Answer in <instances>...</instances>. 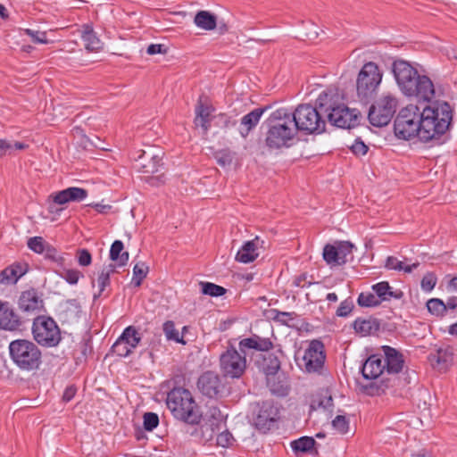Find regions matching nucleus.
I'll return each instance as SVG.
<instances>
[{
    "instance_id": "1",
    "label": "nucleus",
    "mask_w": 457,
    "mask_h": 457,
    "mask_svg": "<svg viewBox=\"0 0 457 457\" xmlns=\"http://www.w3.org/2000/svg\"><path fill=\"white\" fill-rule=\"evenodd\" d=\"M338 96L331 88L322 91L316 100L315 106L299 104L293 112L290 119L297 133L305 135L321 134L328 121L332 126L341 129H351L358 126L361 113L357 109H350L344 104L337 103Z\"/></svg>"
},
{
    "instance_id": "2",
    "label": "nucleus",
    "mask_w": 457,
    "mask_h": 457,
    "mask_svg": "<svg viewBox=\"0 0 457 457\" xmlns=\"http://www.w3.org/2000/svg\"><path fill=\"white\" fill-rule=\"evenodd\" d=\"M421 114V142L439 141L450 129L453 109L445 101L428 102Z\"/></svg>"
},
{
    "instance_id": "3",
    "label": "nucleus",
    "mask_w": 457,
    "mask_h": 457,
    "mask_svg": "<svg viewBox=\"0 0 457 457\" xmlns=\"http://www.w3.org/2000/svg\"><path fill=\"white\" fill-rule=\"evenodd\" d=\"M267 132L265 144L270 149L288 147L297 135V131L290 119V110L279 108L274 111L266 120Z\"/></svg>"
},
{
    "instance_id": "4",
    "label": "nucleus",
    "mask_w": 457,
    "mask_h": 457,
    "mask_svg": "<svg viewBox=\"0 0 457 457\" xmlns=\"http://www.w3.org/2000/svg\"><path fill=\"white\" fill-rule=\"evenodd\" d=\"M166 403L173 416L188 424H198L201 414L189 390L175 387L168 393Z\"/></svg>"
},
{
    "instance_id": "5",
    "label": "nucleus",
    "mask_w": 457,
    "mask_h": 457,
    "mask_svg": "<svg viewBox=\"0 0 457 457\" xmlns=\"http://www.w3.org/2000/svg\"><path fill=\"white\" fill-rule=\"evenodd\" d=\"M9 354L12 362L22 371H34L42 364V353L29 339H15L9 344Z\"/></svg>"
},
{
    "instance_id": "6",
    "label": "nucleus",
    "mask_w": 457,
    "mask_h": 457,
    "mask_svg": "<svg viewBox=\"0 0 457 457\" xmlns=\"http://www.w3.org/2000/svg\"><path fill=\"white\" fill-rule=\"evenodd\" d=\"M394 131L397 138L410 140L417 137L421 141L420 108L415 104L403 108L395 120Z\"/></svg>"
},
{
    "instance_id": "7",
    "label": "nucleus",
    "mask_w": 457,
    "mask_h": 457,
    "mask_svg": "<svg viewBox=\"0 0 457 457\" xmlns=\"http://www.w3.org/2000/svg\"><path fill=\"white\" fill-rule=\"evenodd\" d=\"M381 80L382 72L378 64L373 62L365 63L361 69L356 80L359 100L366 104L372 100Z\"/></svg>"
},
{
    "instance_id": "8",
    "label": "nucleus",
    "mask_w": 457,
    "mask_h": 457,
    "mask_svg": "<svg viewBox=\"0 0 457 457\" xmlns=\"http://www.w3.org/2000/svg\"><path fill=\"white\" fill-rule=\"evenodd\" d=\"M297 366L304 372L323 374L326 353L324 344L319 340H312L302 356L297 352L295 355Z\"/></svg>"
},
{
    "instance_id": "9",
    "label": "nucleus",
    "mask_w": 457,
    "mask_h": 457,
    "mask_svg": "<svg viewBox=\"0 0 457 457\" xmlns=\"http://www.w3.org/2000/svg\"><path fill=\"white\" fill-rule=\"evenodd\" d=\"M398 106L397 98L386 94L378 98L369 109L368 119L374 127L387 125L394 117Z\"/></svg>"
},
{
    "instance_id": "10",
    "label": "nucleus",
    "mask_w": 457,
    "mask_h": 457,
    "mask_svg": "<svg viewBox=\"0 0 457 457\" xmlns=\"http://www.w3.org/2000/svg\"><path fill=\"white\" fill-rule=\"evenodd\" d=\"M33 337L42 346L53 347L61 340L60 329L52 318L37 317L32 325Z\"/></svg>"
},
{
    "instance_id": "11",
    "label": "nucleus",
    "mask_w": 457,
    "mask_h": 457,
    "mask_svg": "<svg viewBox=\"0 0 457 457\" xmlns=\"http://www.w3.org/2000/svg\"><path fill=\"white\" fill-rule=\"evenodd\" d=\"M220 370L225 378H241L246 370L245 354L229 345L220 356Z\"/></svg>"
},
{
    "instance_id": "12",
    "label": "nucleus",
    "mask_w": 457,
    "mask_h": 457,
    "mask_svg": "<svg viewBox=\"0 0 457 457\" xmlns=\"http://www.w3.org/2000/svg\"><path fill=\"white\" fill-rule=\"evenodd\" d=\"M391 69L401 92L403 94L405 91L412 90L413 82L419 74L417 69L402 59L395 60Z\"/></svg>"
},
{
    "instance_id": "13",
    "label": "nucleus",
    "mask_w": 457,
    "mask_h": 457,
    "mask_svg": "<svg viewBox=\"0 0 457 457\" xmlns=\"http://www.w3.org/2000/svg\"><path fill=\"white\" fill-rule=\"evenodd\" d=\"M141 340L138 330L134 326H129L113 344L112 351L120 357H127L134 352Z\"/></svg>"
},
{
    "instance_id": "14",
    "label": "nucleus",
    "mask_w": 457,
    "mask_h": 457,
    "mask_svg": "<svg viewBox=\"0 0 457 457\" xmlns=\"http://www.w3.org/2000/svg\"><path fill=\"white\" fill-rule=\"evenodd\" d=\"M145 154V153H144ZM138 169L142 173L151 174L146 181L152 186H160L164 183L165 178L162 172L163 164L162 159L158 155H153L148 161L145 160V155L140 156Z\"/></svg>"
},
{
    "instance_id": "15",
    "label": "nucleus",
    "mask_w": 457,
    "mask_h": 457,
    "mask_svg": "<svg viewBox=\"0 0 457 457\" xmlns=\"http://www.w3.org/2000/svg\"><path fill=\"white\" fill-rule=\"evenodd\" d=\"M197 387L204 395L218 398L222 395L225 386L217 373L208 370L199 377Z\"/></svg>"
},
{
    "instance_id": "16",
    "label": "nucleus",
    "mask_w": 457,
    "mask_h": 457,
    "mask_svg": "<svg viewBox=\"0 0 457 457\" xmlns=\"http://www.w3.org/2000/svg\"><path fill=\"white\" fill-rule=\"evenodd\" d=\"M24 322L9 302L0 300V329L21 331Z\"/></svg>"
},
{
    "instance_id": "17",
    "label": "nucleus",
    "mask_w": 457,
    "mask_h": 457,
    "mask_svg": "<svg viewBox=\"0 0 457 457\" xmlns=\"http://www.w3.org/2000/svg\"><path fill=\"white\" fill-rule=\"evenodd\" d=\"M403 95L415 97L420 101L430 102L435 96V87L428 76L418 74L413 82L412 90L405 91Z\"/></svg>"
},
{
    "instance_id": "18",
    "label": "nucleus",
    "mask_w": 457,
    "mask_h": 457,
    "mask_svg": "<svg viewBox=\"0 0 457 457\" xmlns=\"http://www.w3.org/2000/svg\"><path fill=\"white\" fill-rule=\"evenodd\" d=\"M278 416V410L271 402H262L259 411L254 418V424L257 429L266 432L274 426Z\"/></svg>"
},
{
    "instance_id": "19",
    "label": "nucleus",
    "mask_w": 457,
    "mask_h": 457,
    "mask_svg": "<svg viewBox=\"0 0 457 457\" xmlns=\"http://www.w3.org/2000/svg\"><path fill=\"white\" fill-rule=\"evenodd\" d=\"M384 353L385 370L388 374H397L403 370L404 365V357L401 352L389 345L382 346Z\"/></svg>"
},
{
    "instance_id": "20",
    "label": "nucleus",
    "mask_w": 457,
    "mask_h": 457,
    "mask_svg": "<svg viewBox=\"0 0 457 457\" xmlns=\"http://www.w3.org/2000/svg\"><path fill=\"white\" fill-rule=\"evenodd\" d=\"M385 364L383 356L380 354H371L362 363L361 372L365 379H377L384 371Z\"/></svg>"
},
{
    "instance_id": "21",
    "label": "nucleus",
    "mask_w": 457,
    "mask_h": 457,
    "mask_svg": "<svg viewBox=\"0 0 457 457\" xmlns=\"http://www.w3.org/2000/svg\"><path fill=\"white\" fill-rule=\"evenodd\" d=\"M28 270V263L20 262H14L0 272V284L14 285Z\"/></svg>"
},
{
    "instance_id": "22",
    "label": "nucleus",
    "mask_w": 457,
    "mask_h": 457,
    "mask_svg": "<svg viewBox=\"0 0 457 457\" xmlns=\"http://www.w3.org/2000/svg\"><path fill=\"white\" fill-rule=\"evenodd\" d=\"M270 109V105L261 108H255L247 114L244 115L240 120L239 133L243 137H246L249 133L258 125L262 114Z\"/></svg>"
},
{
    "instance_id": "23",
    "label": "nucleus",
    "mask_w": 457,
    "mask_h": 457,
    "mask_svg": "<svg viewBox=\"0 0 457 457\" xmlns=\"http://www.w3.org/2000/svg\"><path fill=\"white\" fill-rule=\"evenodd\" d=\"M43 304L37 292L34 288L23 291L18 300L20 310L24 312H33L38 311Z\"/></svg>"
},
{
    "instance_id": "24",
    "label": "nucleus",
    "mask_w": 457,
    "mask_h": 457,
    "mask_svg": "<svg viewBox=\"0 0 457 457\" xmlns=\"http://www.w3.org/2000/svg\"><path fill=\"white\" fill-rule=\"evenodd\" d=\"M239 351L246 354L247 349H253L261 352H269L273 348V344L270 338H263L253 335L251 337L242 339L238 344Z\"/></svg>"
},
{
    "instance_id": "25",
    "label": "nucleus",
    "mask_w": 457,
    "mask_h": 457,
    "mask_svg": "<svg viewBox=\"0 0 457 457\" xmlns=\"http://www.w3.org/2000/svg\"><path fill=\"white\" fill-rule=\"evenodd\" d=\"M87 196V191L81 187H71L57 192L54 195V202L65 204L70 202H81Z\"/></svg>"
},
{
    "instance_id": "26",
    "label": "nucleus",
    "mask_w": 457,
    "mask_h": 457,
    "mask_svg": "<svg viewBox=\"0 0 457 457\" xmlns=\"http://www.w3.org/2000/svg\"><path fill=\"white\" fill-rule=\"evenodd\" d=\"M212 108L210 104L203 102V97H199L195 106V118L194 123L196 127H201L204 134H207L211 127V112Z\"/></svg>"
},
{
    "instance_id": "27",
    "label": "nucleus",
    "mask_w": 457,
    "mask_h": 457,
    "mask_svg": "<svg viewBox=\"0 0 457 457\" xmlns=\"http://www.w3.org/2000/svg\"><path fill=\"white\" fill-rule=\"evenodd\" d=\"M267 385L273 395L286 396L290 391L288 378L284 373L267 377Z\"/></svg>"
},
{
    "instance_id": "28",
    "label": "nucleus",
    "mask_w": 457,
    "mask_h": 457,
    "mask_svg": "<svg viewBox=\"0 0 457 457\" xmlns=\"http://www.w3.org/2000/svg\"><path fill=\"white\" fill-rule=\"evenodd\" d=\"M263 241H261L258 237L253 240L245 242L242 247L238 250L236 255V261L242 263H249L253 262L259 255L257 249Z\"/></svg>"
},
{
    "instance_id": "29",
    "label": "nucleus",
    "mask_w": 457,
    "mask_h": 457,
    "mask_svg": "<svg viewBox=\"0 0 457 457\" xmlns=\"http://www.w3.org/2000/svg\"><path fill=\"white\" fill-rule=\"evenodd\" d=\"M81 38L86 50L88 52H97L103 48L102 41L98 38L90 25L83 26Z\"/></svg>"
},
{
    "instance_id": "30",
    "label": "nucleus",
    "mask_w": 457,
    "mask_h": 457,
    "mask_svg": "<svg viewBox=\"0 0 457 457\" xmlns=\"http://www.w3.org/2000/svg\"><path fill=\"white\" fill-rule=\"evenodd\" d=\"M354 330L361 336L375 334L380 329V322L377 319H356L353 324Z\"/></svg>"
},
{
    "instance_id": "31",
    "label": "nucleus",
    "mask_w": 457,
    "mask_h": 457,
    "mask_svg": "<svg viewBox=\"0 0 457 457\" xmlns=\"http://www.w3.org/2000/svg\"><path fill=\"white\" fill-rule=\"evenodd\" d=\"M333 406L334 401L329 389L323 388L312 399L310 407L312 411L323 409L324 411H329V412L332 413Z\"/></svg>"
},
{
    "instance_id": "32",
    "label": "nucleus",
    "mask_w": 457,
    "mask_h": 457,
    "mask_svg": "<svg viewBox=\"0 0 457 457\" xmlns=\"http://www.w3.org/2000/svg\"><path fill=\"white\" fill-rule=\"evenodd\" d=\"M428 359L433 367L445 370L453 361V352L450 348H440L435 353H430Z\"/></svg>"
},
{
    "instance_id": "33",
    "label": "nucleus",
    "mask_w": 457,
    "mask_h": 457,
    "mask_svg": "<svg viewBox=\"0 0 457 457\" xmlns=\"http://www.w3.org/2000/svg\"><path fill=\"white\" fill-rule=\"evenodd\" d=\"M279 355H283L281 350H278L277 353L267 352L263 355L262 369L267 377L277 374L280 370L281 361Z\"/></svg>"
},
{
    "instance_id": "34",
    "label": "nucleus",
    "mask_w": 457,
    "mask_h": 457,
    "mask_svg": "<svg viewBox=\"0 0 457 457\" xmlns=\"http://www.w3.org/2000/svg\"><path fill=\"white\" fill-rule=\"evenodd\" d=\"M372 290L381 303L389 301L391 298L400 299L403 297V292L400 290L393 291L387 281H382L372 286Z\"/></svg>"
},
{
    "instance_id": "35",
    "label": "nucleus",
    "mask_w": 457,
    "mask_h": 457,
    "mask_svg": "<svg viewBox=\"0 0 457 457\" xmlns=\"http://www.w3.org/2000/svg\"><path fill=\"white\" fill-rule=\"evenodd\" d=\"M194 22L200 29L212 30L217 26V18L208 11H199L194 18Z\"/></svg>"
},
{
    "instance_id": "36",
    "label": "nucleus",
    "mask_w": 457,
    "mask_h": 457,
    "mask_svg": "<svg viewBox=\"0 0 457 457\" xmlns=\"http://www.w3.org/2000/svg\"><path fill=\"white\" fill-rule=\"evenodd\" d=\"M124 245L120 240H115L110 249V259L117 262L118 266H125L129 261V253L123 251Z\"/></svg>"
},
{
    "instance_id": "37",
    "label": "nucleus",
    "mask_w": 457,
    "mask_h": 457,
    "mask_svg": "<svg viewBox=\"0 0 457 457\" xmlns=\"http://www.w3.org/2000/svg\"><path fill=\"white\" fill-rule=\"evenodd\" d=\"M93 353L90 340H82L73 351V358L77 366L85 363L87 357Z\"/></svg>"
},
{
    "instance_id": "38",
    "label": "nucleus",
    "mask_w": 457,
    "mask_h": 457,
    "mask_svg": "<svg viewBox=\"0 0 457 457\" xmlns=\"http://www.w3.org/2000/svg\"><path fill=\"white\" fill-rule=\"evenodd\" d=\"M221 429L220 428H216L213 423L205 422L199 428H195L191 435L199 436L200 440L206 443L212 441L217 432H220Z\"/></svg>"
},
{
    "instance_id": "39",
    "label": "nucleus",
    "mask_w": 457,
    "mask_h": 457,
    "mask_svg": "<svg viewBox=\"0 0 457 457\" xmlns=\"http://www.w3.org/2000/svg\"><path fill=\"white\" fill-rule=\"evenodd\" d=\"M316 441L311 436H302L291 442V447L295 453H312Z\"/></svg>"
},
{
    "instance_id": "40",
    "label": "nucleus",
    "mask_w": 457,
    "mask_h": 457,
    "mask_svg": "<svg viewBox=\"0 0 457 457\" xmlns=\"http://www.w3.org/2000/svg\"><path fill=\"white\" fill-rule=\"evenodd\" d=\"M44 257L46 260H48L54 263H55L57 266L63 268L65 258L62 254H61L58 250L54 247L52 245L48 243L46 245L45 251L43 252Z\"/></svg>"
},
{
    "instance_id": "41",
    "label": "nucleus",
    "mask_w": 457,
    "mask_h": 457,
    "mask_svg": "<svg viewBox=\"0 0 457 457\" xmlns=\"http://www.w3.org/2000/svg\"><path fill=\"white\" fill-rule=\"evenodd\" d=\"M323 259L329 266H341L337 245L328 244L323 249Z\"/></svg>"
},
{
    "instance_id": "42",
    "label": "nucleus",
    "mask_w": 457,
    "mask_h": 457,
    "mask_svg": "<svg viewBox=\"0 0 457 457\" xmlns=\"http://www.w3.org/2000/svg\"><path fill=\"white\" fill-rule=\"evenodd\" d=\"M114 264H109L103 268L97 278V284L99 287V294H102L105 287L110 285V276L113 274L115 270Z\"/></svg>"
},
{
    "instance_id": "43",
    "label": "nucleus",
    "mask_w": 457,
    "mask_h": 457,
    "mask_svg": "<svg viewBox=\"0 0 457 457\" xmlns=\"http://www.w3.org/2000/svg\"><path fill=\"white\" fill-rule=\"evenodd\" d=\"M199 286L201 287V292L203 295H207L210 296H221L226 294L227 289L224 288L221 286L211 283V282H204L201 281L199 283Z\"/></svg>"
},
{
    "instance_id": "44",
    "label": "nucleus",
    "mask_w": 457,
    "mask_h": 457,
    "mask_svg": "<svg viewBox=\"0 0 457 457\" xmlns=\"http://www.w3.org/2000/svg\"><path fill=\"white\" fill-rule=\"evenodd\" d=\"M209 418L206 422L213 423L216 428H225L226 427V416L221 411L215 406L209 408Z\"/></svg>"
},
{
    "instance_id": "45",
    "label": "nucleus",
    "mask_w": 457,
    "mask_h": 457,
    "mask_svg": "<svg viewBox=\"0 0 457 457\" xmlns=\"http://www.w3.org/2000/svg\"><path fill=\"white\" fill-rule=\"evenodd\" d=\"M428 312L437 317L445 316L446 312L445 303L439 298H432L427 302Z\"/></svg>"
},
{
    "instance_id": "46",
    "label": "nucleus",
    "mask_w": 457,
    "mask_h": 457,
    "mask_svg": "<svg viewBox=\"0 0 457 457\" xmlns=\"http://www.w3.org/2000/svg\"><path fill=\"white\" fill-rule=\"evenodd\" d=\"M270 312L274 314L272 316L274 321L287 327H292L290 322L297 317L295 312H280L275 309L271 310Z\"/></svg>"
},
{
    "instance_id": "47",
    "label": "nucleus",
    "mask_w": 457,
    "mask_h": 457,
    "mask_svg": "<svg viewBox=\"0 0 457 457\" xmlns=\"http://www.w3.org/2000/svg\"><path fill=\"white\" fill-rule=\"evenodd\" d=\"M357 303L361 307H376L381 303V300L378 298L376 294L361 293L358 296Z\"/></svg>"
},
{
    "instance_id": "48",
    "label": "nucleus",
    "mask_w": 457,
    "mask_h": 457,
    "mask_svg": "<svg viewBox=\"0 0 457 457\" xmlns=\"http://www.w3.org/2000/svg\"><path fill=\"white\" fill-rule=\"evenodd\" d=\"M148 273V266L145 265V262H138L135 264L133 268V278L132 283L136 287H139L143 281V279L146 277Z\"/></svg>"
},
{
    "instance_id": "49",
    "label": "nucleus",
    "mask_w": 457,
    "mask_h": 457,
    "mask_svg": "<svg viewBox=\"0 0 457 457\" xmlns=\"http://www.w3.org/2000/svg\"><path fill=\"white\" fill-rule=\"evenodd\" d=\"M353 247V245L348 241H341L337 245L340 265H344L348 262L347 256L352 254Z\"/></svg>"
},
{
    "instance_id": "50",
    "label": "nucleus",
    "mask_w": 457,
    "mask_h": 457,
    "mask_svg": "<svg viewBox=\"0 0 457 457\" xmlns=\"http://www.w3.org/2000/svg\"><path fill=\"white\" fill-rule=\"evenodd\" d=\"M213 156L219 165L226 167L232 163L234 154L229 149H221L216 151Z\"/></svg>"
},
{
    "instance_id": "51",
    "label": "nucleus",
    "mask_w": 457,
    "mask_h": 457,
    "mask_svg": "<svg viewBox=\"0 0 457 457\" xmlns=\"http://www.w3.org/2000/svg\"><path fill=\"white\" fill-rule=\"evenodd\" d=\"M57 273L71 285H76L79 282V278L83 277V274L79 270L74 269L63 268L62 271Z\"/></svg>"
},
{
    "instance_id": "52",
    "label": "nucleus",
    "mask_w": 457,
    "mask_h": 457,
    "mask_svg": "<svg viewBox=\"0 0 457 457\" xmlns=\"http://www.w3.org/2000/svg\"><path fill=\"white\" fill-rule=\"evenodd\" d=\"M163 331L166 335V337L169 340H173L177 343L185 344L182 337H179V332L176 329L175 324L171 320H168L163 324Z\"/></svg>"
},
{
    "instance_id": "53",
    "label": "nucleus",
    "mask_w": 457,
    "mask_h": 457,
    "mask_svg": "<svg viewBox=\"0 0 457 457\" xmlns=\"http://www.w3.org/2000/svg\"><path fill=\"white\" fill-rule=\"evenodd\" d=\"M48 242L42 237H33L28 240V247L37 253H43Z\"/></svg>"
},
{
    "instance_id": "54",
    "label": "nucleus",
    "mask_w": 457,
    "mask_h": 457,
    "mask_svg": "<svg viewBox=\"0 0 457 457\" xmlns=\"http://www.w3.org/2000/svg\"><path fill=\"white\" fill-rule=\"evenodd\" d=\"M332 427L340 434H346L349 429V420L345 415H337L332 420Z\"/></svg>"
},
{
    "instance_id": "55",
    "label": "nucleus",
    "mask_w": 457,
    "mask_h": 457,
    "mask_svg": "<svg viewBox=\"0 0 457 457\" xmlns=\"http://www.w3.org/2000/svg\"><path fill=\"white\" fill-rule=\"evenodd\" d=\"M388 387V385L386 381L381 380L380 383L371 382L369 385L365 386V390L370 395H380L385 393L386 388Z\"/></svg>"
},
{
    "instance_id": "56",
    "label": "nucleus",
    "mask_w": 457,
    "mask_h": 457,
    "mask_svg": "<svg viewBox=\"0 0 457 457\" xmlns=\"http://www.w3.org/2000/svg\"><path fill=\"white\" fill-rule=\"evenodd\" d=\"M144 428L146 431H153L159 425V417L154 412H145L143 421Z\"/></svg>"
},
{
    "instance_id": "57",
    "label": "nucleus",
    "mask_w": 457,
    "mask_h": 457,
    "mask_svg": "<svg viewBox=\"0 0 457 457\" xmlns=\"http://www.w3.org/2000/svg\"><path fill=\"white\" fill-rule=\"evenodd\" d=\"M216 436L217 445L222 447L229 446L232 445V441L234 440L232 434L228 432L226 428L224 430L221 429L220 432H217Z\"/></svg>"
},
{
    "instance_id": "58",
    "label": "nucleus",
    "mask_w": 457,
    "mask_h": 457,
    "mask_svg": "<svg viewBox=\"0 0 457 457\" xmlns=\"http://www.w3.org/2000/svg\"><path fill=\"white\" fill-rule=\"evenodd\" d=\"M25 34L31 37V41L35 44H48L46 31L33 30L26 29Z\"/></svg>"
},
{
    "instance_id": "59",
    "label": "nucleus",
    "mask_w": 457,
    "mask_h": 457,
    "mask_svg": "<svg viewBox=\"0 0 457 457\" xmlns=\"http://www.w3.org/2000/svg\"><path fill=\"white\" fill-rule=\"evenodd\" d=\"M436 281V276L433 272H428L421 279V288L426 292H430L434 289Z\"/></svg>"
},
{
    "instance_id": "60",
    "label": "nucleus",
    "mask_w": 457,
    "mask_h": 457,
    "mask_svg": "<svg viewBox=\"0 0 457 457\" xmlns=\"http://www.w3.org/2000/svg\"><path fill=\"white\" fill-rule=\"evenodd\" d=\"M76 258L80 266H89L92 262V255L87 249L82 248L78 249L76 253Z\"/></svg>"
},
{
    "instance_id": "61",
    "label": "nucleus",
    "mask_w": 457,
    "mask_h": 457,
    "mask_svg": "<svg viewBox=\"0 0 457 457\" xmlns=\"http://www.w3.org/2000/svg\"><path fill=\"white\" fill-rule=\"evenodd\" d=\"M354 305L353 301L348 298L341 302L339 307L337 308L336 314L338 317H346L353 309Z\"/></svg>"
},
{
    "instance_id": "62",
    "label": "nucleus",
    "mask_w": 457,
    "mask_h": 457,
    "mask_svg": "<svg viewBox=\"0 0 457 457\" xmlns=\"http://www.w3.org/2000/svg\"><path fill=\"white\" fill-rule=\"evenodd\" d=\"M351 150L355 155L359 156L366 154L369 147L363 141H361L360 138H357L352 145Z\"/></svg>"
},
{
    "instance_id": "63",
    "label": "nucleus",
    "mask_w": 457,
    "mask_h": 457,
    "mask_svg": "<svg viewBox=\"0 0 457 457\" xmlns=\"http://www.w3.org/2000/svg\"><path fill=\"white\" fill-rule=\"evenodd\" d=\"M385 267L388 270H403V268L405 265H403V262L399 261L395 256H388L386 261Z\"/></svg>"
},
{
    "instance_id": "64",
    "label": "nucleus",
    "mask_w": 457,
    "mask_h": 457,
    "mask_svg": "<svg viewBox=\"0 0 457 457\" xmlns=\"http://www.w3.org/2000/svg\"><path fill=\"white\" fill-rule=\"evenodd\" d=\"M219 122L221 127L224 129H229L235 127L237 125V120L231 119L227 114H220L219 115Z\"/></svg>"
}]
</instances>
